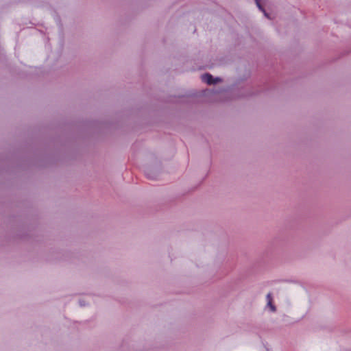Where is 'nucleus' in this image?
I'll return each instance as SVG.
<instances>
[{
  "label": "nucleus",
  "mask_w": 351,
  "mask_h": 351,
  "mask_svg": "<svg viewBox=\"0 0 351 351\" xmlns=\"http://www.w3.org/2000/svg\"><path fill=\"white\" fill-rule=\"evenodd\" d=\"M256 3H257V5L258 6V8H259L261 10H263V9L262 8V7H261V4H260V3H259V2H258V0H256Z\"/></svg>",
  "instance_id": "nucleus-3"
},
{
  "label": "nucleus",
  "mask_w": 351,
  "mask_h": 351,
  "mask_svg": "<svg viewBox=\"0 0 351 351\" xmlns=\"http://www.w3.org/2000/svg\"><path fill=\"white\" fill-rule=\"evenodd\" d=\"M202 80L206 82V84H208V85H212V84H216L217 82H219L221 81V80L219 78H215L214 79V77H213L212 75H210V73H206V74H204L202 76Z\"/></svg>",
  "instance_id": "nucleus-1"
},
{
  "label": "nucleus",
  "mask_w": 351,
  "mask_h": 351,
  "mask_svg": "<svg viewBox=\"0 0 351 351\" xmlns=\"http://www.w3.org/2000/svg\"><path fill=\"white\" fill-rule=\"evenodd\" d=\"M267 305L269 306L271 311H276V308L275 305L273 304V298L271 293L267 295Z\"/></svg>",
  "instance_id": "nucleus-2"
}]
</instances>
